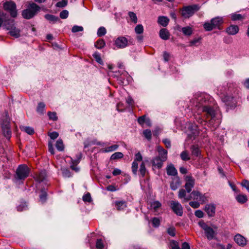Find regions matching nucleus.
Listing matches in <instances>:
<instances>
[{
  "label": "nucleus",
  "instance_id": "nucleus-19",
  "mask_svg": "<svg viewBox=\"0 0 249 249\" xmlns=\"http://www.w3.org/2000/svg\"><path fill=\"white\" fill-rule=\"evenodd\" d=\"M164 161H165V160H162L160 158L156 156L152 159L151 163L153 166L160 169L162 167L163 163Z\"/></svg>",
  "mask_w": 249,
  "mask_h": 249
},
{
  "label": "nucleus",
  "instance_id": "nucleus-21",
  "mask_svg": "<svg viewBox=\"0 0 249 249\" xmlns=\"http://www.w3.org/2000/svg\"><path fill=\"white\" fill-rule=\"evenodd\" d=\"M166 172L168 176H176L178 174L177 169L172 164H170L167 166Z\"/></svg>",
  "mask_w": 249,
  "mask_h": 249
},
{
  "label": "nucleus",
  "instance_id": "nucleus-4",
  "mask_svg": "<svg viewBox=\"0 0 249 249\" xmlns=\"http://www.w3.org/2000/svg\"><path fill=\"white\" fill-rule=\"evenodd\" d=\"M4 26L9 31L8 33L11 36L15 38H18L20 36V30L15 26L13 19L5 20Z\"/></svg>",
  "mask_w": 249,
  "mask_h": 249
},
{
  "label": "nucleus",
  "instance_id": "nucleus-27",
  "mask_svg": "<svg viewBox=\"0 0 249 249\" xmlns=\"http://www.w3.org/2000/svg\"><path fill=\"white\" fill-rule=\"evenodd\" d=\"M169 21V18L164 16L159 17L158 18V23L163 27H166L168 24Z\"/></svg>",
  "mask_w": 249,
  "mask_h": 249
},
{
  "label": "nucleus",
  "instance_id": "nucleus-59",
  "mask_svg": "<svg viewBox=\"0 0 249 249\" xmlns=\"http://www.w3.org/2000/svg\"><path fill=\"white\" fill-rule=\"evenodd\" d=\"M83 200L85 202H89L91 201V196L89 193L84 195L83 196Z\"/></svg>",
  "mask_w": 249,
  "mask_h": 249
},
{
  "label": "nucleus",
  "instance_id": "nucleus-24",
  "mask_svg": "<svg viewBox=\"0 0 249 249\" xmlns=\"http://www.w3.org/2000/svg\"><path fill=\"white\" fill-rule=\"evenodd\" d=\"M159 35L160 37L165 40L169 38L170 33L165 28H162L160 31Z\"/></svg>",
  "mask_w": 249,
  "mask_h": 249
},
{
  "label": "nucleus",
  "instance_id": "nucleus-13",
  "mask_svg": "<svg viewBox=\"0 0 249 249\" xmlns=\"http://www.w3.org/2000/svg\"><path fill=\"white\" fill-rule=\"evenodd\" d=\"M157 149L159 153L158 156L157 157L160 158L162 160L166 161L167 159V151L160 145L157 147Z\"/></svg>",
  "mask_w": 249,
  "mask_h": 249
},
{
  "label": "nucleus",
  "instance_id": "nucleus-16",
  "mask_svg": "<svg viewBox=\"0 0 249 249\" xmlns=\"http://www.w3.org/2000/svg\"><path fill=\"white\" fill-rule=\"evenodd\" d=\"M82 158V154L79 153L76 156V159L75 160H71V169L78 171L79 170L78 168L76 167V166L79 163L81 159Z\"/></svg>",
  "mask_w": 249,
  "mask_h": 249
},
{
  "label": "nucleus",
  "instance_id": "nucleus-64",
  "mask_svg": "<svg viewBox=\"0 0 249 249\" xmlns=\"http://www.w3.org/2000/svg\"><path fill=\"white\" fill-rule=\"evenodd\" d=\"M241 185H242V186L246 188L249 192V181L247 180H244L242 182Z\"/></svg>",
  "mask_w": 249,
  "mask_h": 249
},
{
  "label": "nucleus",
  "instance_id": "nucleus-22",
  "mask_svg": "<svg viewBox=\"0 0 249 249\" xmlns=\"http://www.w3.org/2000/svg\"><path fill=\"white\" fill-rule=\"evenodd\" d=\"M186 190L181 189L179 190L178 196L180 199H183L182 202H186L191 199V197H186Z\"/></svg>",
  "mask_w": 249,
  "mask_h": 249
},
{
  "label": "nucleus",
  "instance_id": "nucleus-15",
  "mask_svg": "<svg viewBox=\"0 0 249 249\" xmlns=\"http://www.w3.org/2000/svg\"><path fill=\"white\" fill-rule=\"evenodd\" d=\"M82 158V154L79 153L76 156V159L75 160H71V169L78 171L79 170L78 168L76 167V166L79 163L81 159Z\"/></svg>",
  "mask_w": 249,
  "mask_h": 249
},
{
  "label": "nucleus",
  "instance_id": "nucleus-44",
  "mask_svg": "<svg viewBox=\"0 0 249 249\" xmlns=\"http://www.w3.org/2000/svg\"><path fill=\"white\" fill-rule=\"evenodd\" d=\"M22 130L29 135H33L35 132L34 128L30 126H23Z\"/></svg>",
  "mask_w": 249,
  "mask_h": 249
},
{
  "label": "nucleus",
  "instance_id": "nucleus-57",
  "mask_svg": "<svg viewBox=\"0 0 249 249\" xmlns=\"http://www.w3.org/2000/svg\"><path fill=\"white\" fill-rule=\"evenodd\" d=\"M69 15V12L67 10H64L60 13V17L62 19H66L68 18Z\"/></svg>",
  "mask_w": 249,
  "mask_h": 249
},
{
  "label": "nucleus",
  "instance_id": "nucleus-46",
  "mask_svg": "<svg viewBox=\"0 0 249 249\" xmlns=\"http://www.w3.org/2000/svg\"><path fill=\"white\" fill-rule=\"evenodd\" d=\"M167 232L169 235L172 237L176 235V229L173 226H171L167 229Z\"/></svg>",
  "mask_w": 249,
  "mask_h": 249
},
{
  "label": "nucleus",
  "instance_id": "nucleus-37",
  "mask_svg": "<svg viewBox=\"0 0 249 249\" xmlns=\"http://www.w3.org/2000/svg\"><path fill=\"white\" fill-rule=\"evenodd\" d=\"M47 194L45 190L44 189L41 190V194L39 196L40 201L41 203H43L46 201L47 199Z\"/></svg>",
  "mask_w": 249,
  "mask_h": 249
},
{
  "label": "nucleus",
  "instance_id": "nucleus-29",
  "mask_svg": "<svg viewBox=\"0 0 249 249\" xmlns=\"http://www.w3.org/2000/svg\"><path fill=\"white\" fill-rule=\"evenodd\" d=\"M45 18L52 23H55L60 20L58 17L50 14L45 15Z\"/></svg>",
  "mask_w": 249,
  "mask_h": 249
},
{
  "label": "nucleus",
  "instance_id": "nucleus-20",
  "mask_svg": "<svg viewBox=\"0 0 249 249\" xmlns=\"http://www.w3.org/2000/svg\"><path fill=\"white\" fill-rule=\"evenodd\" d=\"M205 210L209 216H213L215 214V207L213 204H208L205 206Z\"/></svg>",
  "mask_w": 249,
  "mask_h": 249
},
{
  "label": "nucleus",
  "instance_id": "nucleus-36",
  "mask_svg": "<svg viewBox=\"0 0 249 249\" xmlns=\"http://www.w3.org/2000/svg\"><path fill=\"white\" fill-rule=\"evenodd\" d=\"M139 172L140 173L141 175L144 177L147 172L146 167L145 164L144 162H142L140 165V168L139 170Z\"/></svg>",
  "mask_w": 249,
  "mask_h": 249
},
{
  "label": "nucleus",
  "instance_id": "nucleus-28",
  "mask_svg": "<svg viewBox=\"0 0 249 249\" xmlns=\"http://www.w3.org/2000/svg\"><path fill=\"white\" fill-rule=\"evenodd\" d=\"M211 21L212 23L214 28L219 27L222 23V19L219 17H216L211 19Z\"/></svg>",
  "mask_w": 249,
  "mask_h": 249
},
{
  "label": "nucleus",
  "instance_id": "nucleus-5",
  "mask_svg": "<svg viewBox=\"0 0 249 249\" xmlns=\"http://www.w3.org/2000/svg\"><path fill=\"white\" fill-rule=\"evenodd\" d=\"M199 9V6L196 4L184 6L180 10V14L183 18H188L192 17Z\"/></svg>",
  "mask_w": 249,
  "mask_h": 249
},
{
  "label": "nucleus",
  "instance_id": "nucleus-51",
  "mask_svg": "<svg viewBox=\"0 0 249 249\" xmlns=\"http://www.w3.org/2000/svg\"><path fill=\"white\" fill-rule=\"evenodd\" d=\"M180 158L183 160L184 161H187L190 159L186 151H183L181 153Z\"/></svg>",
  "mask_w": 249,
  "mask_h": 249
},
{
  "label": "nucleus",
  "instance_id": "nucleus-45",
  "mask_svg": "<svg viewBox=\"0 0 249 249\" xmlns=\"http://www.w3.org/2000/svg\"><path fill=\"white\" fill-rule=\"evenodd\" d=\"M143 135L144 137L150 141L151 139L152 133L151 131L149 129H145L143 131Z\"/></svg>",
  "mask_w": 249,
  "mask_h": 249
},
{
  "label": "nucleus",
  "instance_id": "nucleus-56",
  "mask_svg": "<svg viewBox=\"0 0 249 249\" xmlns=\"http://www.w3.org/2000/svg\"><path fill=\"white\" fill-rule=\"evenodd\" d=\"M93 56L97 62H98L100 64H101L102 63V60L99 53L95 52L93 54Z\"/></svg>",
  "mask_w": 249,
  "mask_h": 249
},
{
  "label": "nucleus",
  "instance_id": "nucleus-26",
  "mask_svg": "<svg viewBox=\"0 0 249 249\" xmlns=\"http://www.w3.org/2000/svg\"><path fill=\"white\" fill-rule=\"evenodd\" d=\"M189 197H191V199L200 201L202 199L203 196L199 192L194 191L191 193Z\"/></svg>",
  "mask_w": 249,
  "mask_h": 249
},
{
  "label": "nucleus",
  "instance_id": "nucleus-34",
  "mask_svg": "<svg viewBox=\"0 0 249 249\" xmlns=\"http://www.w3.org/2000/svg\"><path fill=\"white\" fill-rule=\"evenodd\" d=\"M45 107V104L42 102H40L38 104L36 111L40 114H43L44 108Z\"/></svg>",
  "mask_w": 249,
  "mask_h": 249
},
{
  "label": "nucleus",
  "instance_id": "nucleus-40",
  "mask_svg": "<svg viewBox=\"0 0 249 249\" xmlns=\"http://www.w3.org/2000/svg\"><path fill=\"white\" fill-rule=\"evenodd\" d=\"M160 219L158 217H153L151 219V222L153 227L155 228H158L160 224Z\"/></svg>",
  "mask_w": 249,
  "mask_h": 249
},
{
  "label": "nucleus",
  "instance_id": "nucleus-12",
  "mask_svg": "<svg viewBox=\"0 0 249 249\" xmlns=\"http://www.w3.org/2000/svg\"><path fill=\"white\" fill-rule=\"evenodd\" d=\"M128 40L127 38L124 36H120L115 40V44L116 46L119 48H124L127 45Z\"/></svg>",
  "mask_w": 249,
  "mask_h": 249
},
{
  "label": "nucleus",
  "instance_id": "nucleus-11",
  "mask_svg": "<svg viewBox=\"0 0 249 249\" xmlns=\"http://www.w3.org/2000/svg\"><path fill=\"white\" fill-rule=\"evenodd\" d=\"M184 187L187 193H190L195 185V179L191 176H186Z\"/></svg>",
  "mask_w": 249,
  "mask_h": 249
},
{
  "label": "nucleus",
  "instance_id": "nucleus-17",
  "mask_svg": "<svg viewBox=\"0 0 249 249\" xmlns=\"http://www.w3.org/2000/svg\"><path fill=\"white\" fill-rule=\"evenodd\" d=\"M239 30V27L235 25H231L226 28V32L229 35H235Z\"/></svg>",
  "mask_w": 249,
  "mask_h": 249
},
{
  "label": "nucleus",
  "instance_id": "nucleus-38",
  "mask_svg": "<svg viewBox=\"0 0 249 249\" xmlns=\"http://www.w3.org/2000/svg\"><path fill=\"white\" fill-rule=\"evenodd\" d=\"M105 44V41L103 39H99L95 43V47L98 49H101L104 47Z\"/></svg>",
  "mask_w": 249,
  "mask_h": 249
},
{
  "label": "nucleus",
  "instance_id": "nucleus-49",
  "mask_svg": "<svg viewBox=\"0 0 249 249\" xmlns=\"http://www.w3.org/2000/svg\"><path fill=\"white\" fill-rule=\"evenodd\" d=\"M138 164L137 161H133L132 164V171L133 173L136 175L138 172Z\"/></svg>",
  "mask_w": 249,
  "mask_h": 249
},
{
  "label": "nucleus",
  "instance_id": "nucleus-10",
  "mask_svg": "<svg viewBox=\"0 0 249 249\" xmlns=\"http://www.w3.org/2000/svg\"><path fill=\"white\" fill-rule=\"evenodd\" d=\"M222 100L225 103V105L230 108H234L236 106L237 102L233 97L224 96L222 98Z\"/></svg>",
  "mask_w": 249,
  "mask_h": 249
},
{
  "label": "nucleus",
  "instance_id": "nucleus-39",
  "mask_svg": "<svg viewBox=\"0 0 249 249\" xmlns=\"http://www.w3.org/2000/svg\"><path fill=\"white\" fill-rule=\"evenodd\" d=\"M55 146L57 149L59 151H62L64 149L63 142L62 140L59 139L56 141Z\"/></svg>",
  "mask_w": 249,
  "mask_h": 249
},
{
  "label": "nucleus",
  "instance_id": "nucleus-48",
  "mask_svg": "<svg viewBox=\"0 0 249 249\" xmlns=\"http://www.w3.org/2000/svg\"><path fill=\"white\" fill-rule=\"evenodd\" d=\"M107 33L106 29L104 27H100L97 31V34L98 36L101 37L104 36Z\"/></svg>",
  "mask_w": 249,
  "mask_h": 249
},
{
  "label": "nucleus",
  "instance_id": "nucleus-61",
  "mask_svg": "<svg viewBox=\"0 0 249 249\" xmlns=\"http://www.w3.org/2000/svg\"><path fill=\"white\" fill-rule=\"evenodd\" d=\"M48 135L50 136L51 139L54 140L58 137V133L57 132L54 131L51 133H49Z\"/></svg>",
  "mask_w": 249,
  "mask_h": 249
},
{
  "label": "nucleus",
  "instance_id": "nucleus-50",
  "mask_svg": "<svg viewBox=\"0 0 249 249\" xmlns=\"http://www.w3.org/2000/svg\"><path fill=\"white\" fill-rule=\"evenodd\" d=\"M135 32L137 34H141L143 32V27L142 24H138L135 28Z\"/></svg>",
  "mask_w": 249,
  "mask_h": 249
},
{
  "label": "nucleus",
  "instance_id": "nucleus-41",
  "mask_svg": "<svg viewBox=\"0 0 249 249\" xmlns=\"http://www.w3.org/2000/svg\"><path fill=\"white\" fill-rule=\"evenodd\" d=\"M128 14L131 21L135 24L137 23L138 22V18L136 14L133 12H129Z\"/></svg>",
  "mask_w": 249,
  "mask_h": 249
},
{
  "label": "nucleus",
  "instance_id": "nucleus-54",
  "mask_svg": "<svg viewBox=\"0 0 249 249\" xmlns=\"http://www.w3.org/2000/svg\"><path fill=\"white\" fill-rule=\"evenodd\" d=\"M83 27L82 26H79L77 25H74L71 29V32L72 33H76L78 32H82L83 31Z\"/></svg>",
  "mask_w": 249,
  "mask_h": 249
},
{
  "label": "nucleus",
  "instance_id": "nucleus-31",
  "mask_svg": "<svg viewBox=\"0 0 249 249\" xmlns=\"http://www.w3.org/2000/svg\"><path fill=\"white\" fill-rule=\"evenodd\" d=\"M192 155L198 157L200 155V151L199 147L196 145H192L191 147Z\"/></svg>",
  "mask_w": 249,
  "mask_h": 249
},
{
  "label": "nucleus",
  "instance_id": "nucleus-18",
  "mask_svg": "<svg viewBox=\"0 0 249 249\" xmlns=\"http://www.w3.org/2000/svg\"><path fill=\"white\" fill-rule=\"evenodd\" d=\"M181 185V181L178 177L177 176L173 178L170 183V187L172 190H177Z\"/></svg>",
  "mask_w": 249,
  "mask_h": 249
},
{
  "label": "nucleus",
  "instance_id": "nucleus-47",
  "mask_svg": "<svg viewBox=\"0 0 249 249\" xmlns=\"http://www.w3.org/2000/svg\"><path fill=\"white\" fill-rule=\"evenodd\" d=\"M231 18L232 20H239L244 18L242 15L239 14H233L231 15Z\"/></svg>",
  "mask_w": 249,
  "mask_h": 249
},
{
  "label": "nucleus",
  "instance_id": "nucleus-35",
  "mask_svg": "<svg viewBox=\"0 0 249 249\" xmlns=\"http://www.w3.org/2000/svg\"><path fill=\"white\" fill-rule=\"evenodd\" d=\"M237 201L240 203H245L248 200L247 197L246 195H239L236 197Z\"/></svg>",
  "mask_w": 249,
  "mask_h": 249
},
{
  "label": "nucleus",
  "instance_id": "nucleus-1",
  "mask_svg": "<svg viewBox=\"0 0 249 249\" xmlns=\"http://www.w3.org/2000/svg\"><path fill=\"white\" fill-rule=\"evenodd\" d=\"M208 96L200 97L198 99V103L196 106V108L198 110V114L201 112L206 113L207 117H211L209 124L213 125L214 128L217 127L220 123L219 119H216L217 107L209 104L208 100Z\"/></svg>",
  "mask_w": 249,
  "mask_h": 249
},
{
  "label": "nucleus",
  "instance_id": "nucleus-42",
  "mask_svg": "<svg viewBox=\"0 0 249 249\" xmlns=\"http://www.w3.org/2000/svg\"><path fill=\"white\" fill-rule=\"evenodd\" d=\"M161 206V203L158 201H155L151 203V207L155 211H157Z\"/></svg>",
  "mask_w": 249,
  "mask_h": 249
},
{
  "label": "nucleus",
  "instance_id": "nucleus-60",
  "mask_svg": "<svg viewBox=\"0 0 249 249\" xmlns=\"http://www.w3.org/2000/svg\"><path fill=\"white\" fill-rule=\"evenodd\" d=\"M126 102L129 107H132L134 104V101L131 97L128 96L126 99Z\"/></svg>",
  "mask_w": 249,
  "mask_h": 249
},
{
  "label": "nucleus",
  "instance_id": "nucleus-6",
  "mask_svg": "<svg viewBox=\"0 0 249 249\" xmlns=\"http://www.w3.org/2000/svg\"><path fill=\"white\" fill-rule=\"evenodd\" d=\"M198 225L204 231L208 240H211L214 238L216 233L212 228L209 226L203 221H199Z\"/></svg>",
  "mask_w": 249,
  "mask_h": 249
},
{
  "label": "nucleus",
  "instance_id": "nucleus-53",
  "mask_svg": "<svg viewBox=\"0 0 249 249\" xmlns=\"http://www.w3.org/2000/svg\"><path fill=\"white\" fill-rule=\"evenodd\" d=\"M68 4L67 0H62L58 2L56 4V6L58 7L63 8L65 7Z\"/></svg>",
  "mask_w": 249,
  "mask_h": 249
},
{
  "label": "nucleus",
  "instance_id": "nucleus-3",
  "mask_svg": "<svg viewBox=\"0 0 249 249\" xmlns=\"http://www.w3.org/2000/svg\"><path fill=\"white\" fill-rule=\"evenodd\" d=\"M30 171L26 164L19 165L16 169L15 178L17 180H24L29 176Z\"/></svg>",
  "mask_w": 249,
  "mask_h": 249
},
{
  "label": "nucleus",
  "instance_id": "nucleus-14",
  "mask_svg": "<svg viewBox=\"0 0 249 249\" xmlns=\"http://www.w3.org/2000/svg\"><path fill=\"white\" fill-rule=\"evenodd\" d=\"M234 240L239 246L242 247L245 246L247 244L246 238L240 234H236L234 237Z\"/></svg>",
  "mask_w": 249,
  "mask_h": 249
},
{
  "label": "nucleus",
  "instance_id": "nucleus-8",
  "mask_svg": "<svg viewBox=\"0 0 249 249\" xmlns=\"http://www.w3.org/2000/svg\"><path fill=\"white\" fill-rule=\"evenodd\" d=\"M4 9L8 11L12 17L15 18L17 16L16 4L13 1H7L3 4Z\"/></svg>",
  "mask_w": 249,
  "mask_h": 249
},
{
  "label": "nucleus",
  "instance_id": "nucleus-9",
  "mask_svg": "<svg viewBox=\"0 0 249 249\" xmlns=\"http://www.w3.org/2000/svg\"><path fill=\"white\" fill-rule=\"evenodd\" d=\"M171 209L177 215L181 216L183 214V207L178 201H171L170 205Z\"/></svg>",
  "mask_w": 249,
  "mask_h": 249
},
{
  "label": "nucleus",
  "instance_id": "nucleus-25",
  "mask_svg": "<svg viewBox=\"0 0 249 249\" xmlns=\"http://www.w3.org/2000/svg\"><path fill=\"white\" fill-rule=\"evenodd\" d=\"M115 205L116 209L118 211L123 210L127 207L126 201L123 200L115 201Z\"/></svg>",
  "mask_w": 249,
  "mask_h": 249
},
{
  "label": "nucleus",
  "instance_id": "nucleus-30",
  "mask_svg": "<svg viewBox=\"0 0 249 249\" xmlns=\"http://www.w3.org/2000/svg\"><path fill=\"white\" fill-rule=\"evenodd\" d=\"M119 147V145L118 144H114L111 146L107 147L104 149L102 150V152L104 153H108L113 152L117 150Z\"/></svg>",
  "mask_w": 249,
  "mask_h": 249
},
{
  "label": "nucleus",
  "instance_id": "nucleus-63",
  "mask_svg": "<svg viewBox=\"0 0 249 249\" xmlns=\"http://www.w3.org/2000/svg\"><path fill=\"white\" fill-rule=\"evenodd\" d=\"M171 249H180V247L178 246V244L177 241H172L171 242Z\"/></svg>",
  "mask_w": 249,
  "mask_h": 249
},
{
  "label": "nucleus",
  "instance_id": "nucleus-58",
  "mask_svg": "<svg viewBox=\"0 0 249 249\" xmlns=\"http://www.w3.org/2000/svg\"><path fill=\"white\" fill-rule=\"evenodd\" d=\"M96 248L99 249H102L104 248V245L102 239H97L96 244Z\"/></svg>",
  "mask_w": 249,
  "mask_h": 249
},
{
  "label": "nucleus",
  "instance_id": "nucleus-7",
  "mask_svg": "<svg viewBox=\"0 0 249 249\" xmlns=\"http://www.w3.org/2000/svg\"><path fill=\"white\" fill-rule=\"evenodd\" d=\"M1 128L4 137L9 140L11 137L12 132L10 126V120L8 118L2 120Z\"/></svg>",
  "mask_w": 249,
  "mask_h": 249
},
{
  "label": "nucleus",
  "instance_id": "nucleus-2",
  "mask_svg": "<svg viewBox=\"0 0 249 249\" xmlns=\"http://www.w3.org/2000/svg\"><path fill=\"white\" fill-rule=\"evenodd\" d=\"M40 10V8L35 3H31L28 8L22 12V17L25 19H30L33 18Z\"/></svg>",
  "mask_w": 249,
  "mask_h": 249
},
{
  "label": "nucleus",
  "instance_id": "nucleus-43",
  "mask_svg": "<svg viewBox=\"0 0 249 249\" xmlns=\"http://www.w3.org/2000/svg\"><path fill=\"white\" fill-rule=\"evenodd\" d=\"M203 27L206 31H212L213 29H214L213 25H212V22L210 21V22H206L204 24Z\"/></svg>",
  "mask_w": 249,
  "mask_h": 249
},
{
  "label": "nucleus",
  "instance_id": "nucleus-55",
  "mask_svg": "<svg viewBox=\"0 0 249 249\" xmlns=\"http://www.w3.org/2000/svg\"><path fill=\"white\" fill-rule=\"evenodd\" d=\"M201 40V37H199L198 38H195L194 39L191 40L189 42L190 46H192L194 45H196V44L199 43L200 40Z\"/></svg>",
  "mask_w": 249,
  "mask_h": 249
},
{
  "label": "nucleus",
  "instance_id": "nucleus-62",
  "mask_svg": "<svg viewBox=\"0 0 249 249\" xmlns=\"http://www.w3.org/2000/svg\"><path fill=\"white\" fill-rule=\"evenodd\" d=\"M142 157L141 155V154L140 153V152H138L137 154H136L135 155V158L134 159V161H142Z\"/></svg>",
  "mask_w": 249,
  "mask_h": 249
},
{
  "label": "nucleus",
  "instance_id": "nucleus-23",
  "mask_svg": "<svg viewBox=\"0 0 249 249\" xmlns=\"http://www.w3.org/2000/svg\"><path fill=\"white\" fill-rule=\"evenodd\" d=\"M47 178V174L45 170H42L36 175V179L39 182H43L46 180Z\"/></svg>",
  "mask_w": 249,
  "mask_h": 249
},
{
  "label": "nucleus",
  "instance_id": "nucleus-33",
  "mask_svg": "<svg viewBox=\"0 0 249 249\" xmlns=\"http://www.w3.org/2000/svg\"><path fill=\"white\" fill-rule=\"evenodd\" d=\"M123 157H124V154L122 152H115L114 154H113L111 156L110 159L111 160H116L122 159L123 158Z\"/></svg>",
  "mask_w": 249,
  "mask_h": 249
},
{
  "label": "nucleus",
  "instance_id": "nucleus-52",
  "mask_svg": "<svg viewBox=\"0 0 249 249\" xmlns=\"http://www.w3.org/2000/svg\"><path fill=\"white\" fill-rule=\"evenodd\" d=\"M48 115L49 116V119L53 121H56L58 119V118L56 115V113L55 112H48Z\"/></svg>",
  "mask_w": 249,
  "mask_h": 249
},
{
  "label": "nucleus",
  "instance_id": "nucleus-32",
  "mask_svg": "<svg viewBox=\"0 0 249 249\" xmlns=\"http://www.w3.org/2000/svg\"><path fill=\"white\" fill-rule=\"evenodd\" d=\"M181 31L184 35L189 36L192 35L193 29L189 26H186L182 28Z\"/></svg>",
  "mask_w": 249,
  "mask_h": 249
}]
</instances>
